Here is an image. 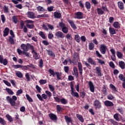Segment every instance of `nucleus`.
<instances>
[{
  "label": "nucleus",
  "instance_id": "f257e3e1",
  "mask_svg": "<svg viewBox=\"0 0 125 125\" xmlns=\"http://www.w3.org/2000/svg\"><path fill=\"white\" fill-rule=\"evenodd\" d=\"M49 72V74H50L51 75H50V77H51L52 76L53 77H55V75L57 76V79L58 80V81H60L61 80V76H62V72H54V70L49 69L48 71Z\"/></svg>",
  "mask_w": 125,
  "mask_h": 125
},
{
  "label": "nucleus",
  "instance_id": "f03ea898",
  "mask_svg": "<svg viewBox=\"0 0 125 125\" xmlns=\"http://www.w3.org/2000/svg\"><path fill=\"white\" fill-rule=\"evenodd\" d=\"M6 100L7 101L9 102L11 106H15L16 104L15 101L17 100V97H16V96H13L11 98L10 97L8 96L6 97Z\"/></svg>",
  "mask_w": 125,
  "mask_h": 125
},
{
  "label": "nucleus",
  "instance_id": "7ed1b4c3",
  "mask_svg": "<svg viewBox=\"0 0 125 125\" xmlns=\"http://www.w3.org/2000/svg\"><path fill=\"white\" fill-rule=\"evenodd\" d=\"M59 26L61 28L62 33H64V34H68L69 29L68 28V27L66 26L65 23L63 22H60Z\"/></svg>",
  "mask_w": 125,
  "mask_h": 125
},
{
  "label": "nucleus",
  "instance_id": "20e7f679",
  "mask_svg": "<svg viewBox=\"0 0 125 125\" xmlns=\"http://www.w3.org/2000/svg\"><path fill=\"white\" fill-rule=\"evenodd\" d=\"M70 88H71V94L74 97H76V98H79L80 96L79 93L77 92H74V84H73V82L70 83Z\"/></svg>",
  "mask_w": 125,
  "mask_h": 125
},
{
  "label": "nucleus",
  "instance_id": "39448f33",
  "mask_svg": "<svg viewBox=\"0 0 125 125\" xmlns=\"http://www.w3.org/2000/svg\"><path fill=\"white\" fill-rule=\"evenodd\" d=\"M93 106L96 110H97V109H99L101 108V107H102L101 103L98 100H95L94 101Z\"/></svg>",
  "mask_w": 125,
  "mask_h": 125
},
{
  "label": "nucleus",
  "instance_id": "423d86ee",
  "mask_svg": "<svg viewBox=\"0 0 125 125\" xmlns=\"http://www.w3.org/2000/svg\"><path fill=\"white\" fill-rule=\"evenodd\" d=\"M79 58H80V54L79 53H77V52H74L73 54V64L78 63Z\"/></svg>",
  "mask_w": 125,
  "mask_h": 125
},
{
  "label": "nucleus",
  "instance_id": "0eeeda50",
  "mask_svg": "<svg viewBox=\"0 0 125 125\" xmlns=\"http://www.w3.org/2000/svg\"><path fill=\"white\" fill-rule=\"evenodd\" d=\"M75 19H83V13L82 12H77L74 14Z\"/></svg>",
  "mask_w": 125,
  "mask_h": 125
},
{
  "label": "nucleus",
  "instance_id": "6e6552de",
  "mask_svg": "<svg viewBox=\"0 0 125 125\" xmlns=\"http://www.w3.org/2000/svg\"><path fill=\"white\" fill-rule=\"evenodd\" d=\"M55 36L56 37L57 39H64V38H65L64 33L61 31H58L56 32Z\"/></svg>",
  "mask_w": 125,
  "mask_h": 125
},
{
  "label": "nucleus",
  "instance_id": "1a4fd4ad",
  "mask_svg": "<svg viewBox=\"0 0 125 125\" xmlns=\"http://www.w3.org/2000/svg\"><path fill=\"white\" fill-rule=\"evenodd\" d=\"M106 48H107V46L104 44L101 45L100 47V51L102 54H105L106 53Z\"/></svg>",
  "mask_w": 125,
  "mask_h": 125
},
{
  "label": "nucleus",
  "instance_id": "9d476101",
  "mask_svg": "<svg viewBox=\"0 0 125 125\" xmlns=\"http://www.w3.org/2000/svg\"><path fill=\"white\" fill-rule=\"evenodd\" d=\"M0 63L3 64L4 66H6V64L8 63L7 59H3V56L0 55Z\"/></svg>",
  "mask_w": 125,
  "mask_h": 125
},
{
  "label": "nucleus",
  "instance_id": "9b49d317",
  "mask_svg": "<svg viewBox=\"0 0 125 125\" xmlns=\"http://www.w3.org/2000/svg\"><path fill=\"white\" fill-rule=\"evenodd\" d=\"M67 22L69 23V24L70 25V26L73 30H77L78 28L77 27V26L76 25V24H75V22H74V21L71 20H67Z\"/></svg>",
  "mask_w": 125,
  "mask_h": 125
},
{
  "label": "nucleus",
  "instance_id": "f8f14e48",
  "mask_svg": "<svg viewBox=\"0 0 125 125\" xmlns=\"http://www.w3.org/2000/svg\"><path fill=\"white\" fill-rule=\"evenodd\" d=\"M87 60L88 63H89V64H91V65H94V66H96L97 65V62H96V61H94V60H93L91 58H88Z\"/></svg>",
  "mask_w": 125,
  "mask_h": 125
},
{
  "label": "nucleus",
  "instance_id": "ddd939ff",
  "mask_svg": "<svg viewBox=\"0 0 125 125\" xmlns=\"http://www.w3.org/2000/svg\"><path fill=\"white\" fill-rule=\"evenodd\" d=\"M96 73L98 77H102V73L101 72V68L99 66L96 67Z\"/></svg>",
  "mask_w": 125,
  "mask_h": 125
},
{
  "label": "nucleus",
  "instance_id": "4468645a",
  "mask_svg": "<svg viewBox=\"0 0 125 125\" xmlns=\"http://www.w3.org/2000/svg\"><path fill=\"white\" fill-rule=\"evenodd\" d=\"M104 104L106 107H112V106H114V103L108 100L104 101Z\"/></svg>",
  "mask_w": 125,
  "mask_h": 125
},
{
  "label": "nucleus",
  "instance_id": "2eb2a0df",
  "mask_svg": "<svg viewBox=\"0 0 125 125\" xmlns=\"http://www.w3.org/2000/svg\"><path fill=\"white\" fill-rule=\"evenodd\" d=\"M66 39L69 43V44H72V40H73V37L71 36V34H67L65 36Z\"/></svg>",
  "mask_w": 125,
  "mask_h": 125
},
{
  "label": "nucleus",
  "instance_id": "dca6fc26",
  "mask_svg": "<svg viewBox=\"0 0 125 125\" xmlns=\"http://www.w3.org/2000/svg\"><path fill=\"white\" fill-rule=\"evenodd\" d=\"M89 89L91 92H94V85H93V83H92V82L89 81L88 83Z\"/></svg>",
  "mask_w": 125,
  "mask_h": 125
},
{
  "label": "nucleus",
  "instance_id": "f3484780",
  "mask_svg": "<svg viewBox=\"0 0 125 125\" xmlns=\"http://www.w3.org/2000/svg\"><path fill=\"white\" fill-rule=\"evenodd\" d=\"M46 51L48 55H49L50 57H51L52 58H55V54L54 52H53V51L49 50H46Z\"/></svg>",
  "mask_w": 125,
  "mask_h": 125
},
{
  "label": "nucleus",
  "instance_id": "a211bd4d",
  "mask_svg": "<svg viewBox=\"0 0 125 125\" xmlns=\"http://www.w3.org/2000/svg\"><path fill=\"white\" fill-rule=\"evenodd\" d=\"M27 16L29 18H31V19H34V18H36V16H35V13L31 11H28L27 12Z\"/></svg>",
  "mask_w": 125,
  "mask_h": 125
},
{
  "label": "nucleus",
  "instance_id": "6ab92c4d",
  "mask_svg": "<svg viewBox=\"0 0 125 125\" xmlns=\"http://www.w3.org/2000/svg\"><path fill=\"white\" fill-rule=\"evenodd\" d=\"M49 117L52 121H57V116L53 113H50L49 114Z\"/></svg>",
  "mask_w": 125,
  "mask_h": 125
},
{
  "label": "nucleus",
  "instance_id": "aec40b11",
  "mask_svg": "<svg viewBox=\"0 0 125 125\" xmlns=\"http://www.w3.org/2000/svg\"><path fill=\"white\" fill-rule=\"evenodd\" d=\"M14 37H9V39H7V42H9L11 44H15V41H14Z\"/></svg>",
  "mask_w": 125,
  "mask_h": 125
},
{
  "label": "nucleus",
  "instance_id": "412c9836",
  "mask_svg": "<svg viewBox=\"0 0 125 125\" xmlns=\"http://www.w3.org/2000/svg\"><path fill=\"white\" fill-rule=\"evenodd\" d=\"M78 67L79 69V71L80 72V75L83 76V64H82V62H79L78 63Z\"/></svg>",
  "mask_w": 125,
  "mask_h": 125
},
{
  "label": "nucleus",
  "instance_id": "4be33fe9",
  "mask_svg": "<svg viewBox=\"0 0 125 125\" xmlns=\"http://www.w3.org/2000/svg\"><path fill=\"white\" fill-rule=\"evenodd\" d=\"M3 36L4 38H5V37H7L9 34V28H8V27H6L3 30Z\"/></svg>",
  "mask_w": 125,
  "mask_h": 125
},
{
  "label": "nucleus",
  "instance_id": "5701e85b",
  "mask_svg": "<svg viewBox=\"0 0 125 125\" xmlns=\"http://www.w3.org/2000/svg\"><path fill=\"white\" fill-rule=\"evenodd\" d=\"M21 49L23 50V51H28L29 48L28 47V45H26V44L22 43L21 45Z\"/></svg>",
  "mask_w": 125,
  "mask_h": 125
},
{
  "label": "nucleus",
  "instance_id": "b1692460",
  "mask_svg": "<svg viewBox=\"0 0 125 125\" xmlns=\"http://www.w3.org/2000/svg\"><path fill=\"white\" fill-rule=\"evenodd\" d=\"M54 16L55 18H57L58 19H60L61 18L62 15H61V13L58 12H55L54 13Z\"/></svg>",
  "mask_w": 125,
  "mask_h": 125
},
{
  "label": "nucleus",
  "instance_id": "393cba45",
  "mask_svg": "<svg viewBox=\"0 0 125 125\" xmlns=\"http://www.w3.org/2000/svg\"><path fill=\"white\" fill-rule=\"evenodd\" d=\"M33 54V58H34L35 60H38V59H40V54H38L37 52L35 51L32 53Z\"/></svg>",
  "mask_w": 125,
  "mask_h": 125
},
{
  "label": "nucleus",
  "instance_id": "a878e982",
  "mask_svg": "<svg viewBox=\"0 0 125 125\" xmlns=\"http://www.w3.org/2000/svg\"><path fill=\"white\" fill-rule=\"evenodd\" d=\"M76 118H77L79 121H80V122H81V123H83V122H84V119H83V115L77 114Z\"/></svg>",
  "mask_w": 125,
  "mask_h": 125
},
{
  "label": "nucleus",
  "instance_id": "bb28decb",
  "mask_svg": "<svg viewBox=\"0 0 125 125\" xmlns=\"http://www.w3.org/2000/svg\"><path fill=\"white\" fill-rule=\"evenodd\" d=\"M113 26L115 29H119V28H121V23L118 21H115L113 22Z\"/></svg>",
  "mask_w": 125,
  "mask_h": 125
},
{
  "label": "nucleus",
  "instance_id": "cd10ccee",
  "mask_svg": "<svg viewBox=\"0 0 125 125\" xmlns=\"http://www.w3.org/2000/svg\"><path fill=\"white\" fill-rule=\"evenodd\" d=\"M118 6L121 10H124L125 7H124V3L122 1H118L117 3Z\"/></svg>",
  "mask_w": 125,
  "mask_h": 125
},
{
  "label": "nucleus",
  "instance_id": "c85d7f7f",
  "mask_svg": "<svg viewBox=\"0 0 125 125\" xmlns=\"http://www.w3.org/2000/svg\"><path fill=\"white\" fill-rule=\"evenodd\" d=\"M119 66L121 68V69H122V70H124V69L125 68V62L123 61H120L119 62Z\"/></svg>",
  "mask_w": 125,
  "mask_h": 125
},
{
  "label": "nucleus",
  "instance_id": "c756f323",
  "mask_svg": "<svg viewBox=\"0 0 125 125\" xmlns=\"http://www.w3.org/2000/svg\"><path fill=\"white\" fill-rule=\"evenodd\" d=\"M109 31L110 35H115L116 34V29L114 28L109 27Z\"/></svg>",
  "mask_w": 125,
  "mask_h": 125
},
{
  "label": "nucleus",
  "instance_id": "7c9ffc66",
  "mask_svg": "<svg viewBox=\"0 0 125 125\" xmlns=\"http://www.w3.org/2000/svg\"><path fill=\"white\" fill-rule=\"evenodd\" d=\"M73 72L76 78H79V72H78V68L74 67L73 68Z\"/></svg>",
  "mask_w": 125,
  "mask_h": 125
},
{
  "label": "nucleus",
  "instance_id": "2f4dec72",
  "mask_svg": "<svg viewBox=\"0 0 125 125\" xmlns=\"http://www.w3.org/2000/svg\"><path fill=\"white\" fill-rule=\"evenodd\" d=\"M5 90L9 95H13V94H14V92L11 89L6 88Z\"/></svg>",
  "mask_w": 125,
  "mask_h": 125
},
{
  "label": "nucleus",
  "instance_id": "473e14b6",
  "mask_svg": "<svg viewBox=\"0 0 125 125\" xmlns=\"http://www.w3.org/2000/svg\"><path fill=\"white\" fill-rule=\"evenodd\" d=\"M97 11L99 15H103V14H104V11L101 8H98Z\"/></svg>",
  "mask_w": 125,
  "mask_h": 125
},
{
  "label": "nucleus",
  "instance_id": "72a5a7b5",
  "mask_svg": "<svg viewBox=\"0 0 125 125\" xmlns=\"http://www.w3.org/2000/svg\"><path fill=\"white\" fill-rule=\"evenodd\" d=\"M37 9L38 11H39L40 12H44L45 11V9L43 8V7L39 6L37 7Z\"/></svg>",
  "mask_w": 125,
  "mask_h": 125
},
{
  "label": "nucleus",
  "instance_id": "f704fd0d",
  "mask_svg": "<svg viewBox=\"0 0 125 125\" xmlns=\"http://www.w3.org/2000/svg\"><path fill=\"white\" fill-rule=\"evenodd\" d=\"M75 40L77 42L80 43L81 42V37H80V35L79 34L75 35Z\"/></svg>",
  "mask_w": 125,
  "mask_h": 125
},
{
  "label": "nucleus",
  "instance_id": "c9c22d12",
  "mask_svg": "<svg viewBox=\"0 0 125 125\" xmlns=\"http://www.w3.org/2000/svg\"><path fill=\"white\" fill-rule=\"evenodd\" d=\"M27 45L32 50V53H34L35 52V47L34 45H31L30 43H27Z\"/></svg>",
  "mask_w": 125,
  "mask_h": 125
},
{
  "label": "nucleus",
  "instance_id": "e433bc0d",
  "mask_svg": "<svg viewBox=\"0 0 125 125\" xmlns=\"http://www.w3.org/2000/svg\"><path fill=\"white\" fill-rule=\"evenodd\" d=\"M85 6L87 9H90L91 8V4L88 1H86L85 3Z\"/></svg>",
  "mask_w": 125,
  "mask_h": 125
},
{
  "label": "nucleus",
  "instance_id": "4c0bfd02",
  "mask_svg": "<svg viewBox=\"0 0 125 125\" xmlns=\"http://www.w3.org/2000/svg\"><path fill=\"white\" fill-rule=\"evenodd\" d=\"M102 91L104 95H107V88H106V86L105 85H103Z\"/></svg>",
  "mask_w": 125,
  "mask_h": 125
},
{
  "label": "nucleus",
  "instance_id": "58836bf2",
  "mask_svg": "<svg viewBox=\"0 0 125 125\" xmlns=\"http://www.w3.org/2000/svg\"><path fill=\"white\" fill-rule=\"evenodd\" d=\"M64 119L67 124H69V123H72V122L71 118H70L67 116H64Z\"/></svg>",
  "mask_w": 125,
  "mask_h": 125
},
{
  "label": "nucleus",
  "instance_id": "ea45409f",
  "mask_svg": "<svg viewBox=\"0 0 125 125\" xmlns=\"http://www.w3.org/2000/svg\"><path fill=\"white\" fill-rule=\"evenodd\" d=\"M5 117L7 119L8 122H10V123H12V122H13V119H12V117L10 115H9V114H7Z\"/></svg>",
  "mask_w": 125,
  "mask_h": 125
},
{
  "label": "nucleus",
  "instance_id": "a19ab883",
  "mask_svg": "<svg viewBox=\"0 0 125 125\" xmlns=\"http://www.w3.org/2000/svg\"><path fill=\"white\" fill-rule=\"evenodd\" d=\"M89 50H93V49L94 48V44L92 42L89 43Z\"/></svg>",
  "mask_w": 125,
  "mask_h": 125
},
{
  "label": "nucleus",
  "instance_id": "79ce46f5",
  "mask_svg": "<svg viewBox=\"0 0 125 125\" xmlns=\"http://www.w3.org/2000/svg\"><path fill=\"white\" fill-rule=\"evenodd\" d=\"M56 109L57 110V112L58 113H60L62 110H63V108L61 107L60 105L57 104L56 106Z\"/></svg>",
  "mask_w": 125,
  "mask_h": 125
},
{
  "label": "nucleus",
  "instance_id": "37998d69",
  "mask_svg": "<svg viewBox=\"0 0 125 125\" xmlns=\"http://www.w3.org/2000/svg\"><path fill=\"white\" fill-rule=\"evenodd\" d=\"M110 88H111L112 90H113V91H114V92L118 91V90H117V88H116V86H115V85H114L113 84H110Z\"/></svg>",
  "mask_w": 125,
  "mask_h": 125
},
{
  "label": "nucleus",
  "instance_id": "c03bdc74",
  "mask_svg": "<svg viewBox=\"0 0 125 125\" xmlns=\"http://www.w3.org/2000/svg\"><path fill=\"white\" fill-rule=\"evenodd\" d=\"M116 55L119 59H122V58H123V54L121 52L117 51Z\"/></svg>",
  "mask_w": 125,
  "mask_h": 125
},
{
  "label": "nucleus",
  "instance_id": "a18cd8bd",
  "mask_svg": "<svg viewBox=\"0 0 125 125\" xmlns=\"http://www.w3.org/2000/svg\"><path fill=\"white\" fill-rule=\"evenodd\" d=\"M119 80H120V81H122V82H125V76H124V75L122 74H121L119 75Z\"/></svg>",
  "mask_w": 125,
  "mask_h": 125
},
{
  "label": "nucleus",
  "instance_id": "49530a36",
  "mask_svg": "<svg viewBox=\"0 0 125 125\" xmlns=\"http://www.w3.org/2000/svg\"><path fill=\"white\" fill-rule=\"evenodd\" d=\"M39 36H41V38H42V39H43V40H45V39H46L45 35H44V33H43V32L40 31L39 33Z\"/></svg>",
  "mask_w": 125,
  "mask_h": 125
},
{
  "label": "nucleus",
  "instance_id": "de8ad7c7",
  "mask_svg": "<svg viewBox=\"0 0 125 125\" xmlns=\"http://www.w3.org/2000/svg\"><path fill=\"white\" fill-rule=\"evenodd\" d=\"M12 19L13 20V22H14L15 24H17V22H18V20L17 19V17L16 16H13Z\"/></svg>",
  "mask_w": 125,
  "mask_h": 125
},
{
  "label": "nucleus",
  "instance_id": "09e8293b",
  "mask_svg": "<svg viewBox=\"0 0 125 125\" xmlns=\"http://www.w3.org/2000/svg\"><path fill=\"white\" fill-rule=\"evenodd\" d=\"M113 118L117 122H120V118H119V113H116L114 115Z\"/></svg>",
  "mask_w": 125,
  "mask_h": 125
},
{
  "label": "nucleus",
  "instance_id": "8fccbe9b",
  "mask_svg": "<svg viewBox=\"0 0 125 125\" xmlns=\"http://www.w3.org/2000/svg\"><path fill=\"white\" fill-rule=\"evenodd\" d=\"M47 23H45V24H43L42 25V28L43 30H44V31H48V28L47 27Z\"/></svg>",
  "mask_w": 125,
  "mask_h": 125
},
{
  "label": "nucleus",
  "instance_id": "3c124183",
  "mask_svg": "<svg viewBox=\"0 0 125 125\" xmlns=\"http://www.w3.org/2000/svg\"><path fill=\"white\" fill-rule=\"evenodd\" d=\"M107 97L108 100H113V99H115V97H114V96L112 95V94H109V95H108Z\"/></svg>",
  "mask_w": 125,
  "mask_h": 125
},
{
  "label": "nucleus",
  "instance_id": "603ef678",
  "mask_svg": "<svg viewBox=\"0 0 125 125\" xmlns=\"http://www.w3.org/2000/svg\"><path fill=\"white\" fill-rule=\"evenodd\" d=\"M60 102H61L62 104H64L65 105L68 103V101L65 99L62 98L61 99Z\"/></svg>",
  "mask_w": 125,
  "mask_h": 125
},
{
  "label": "nucleus",
  "instance_id": "864d4df0",
  "mask_svg": "<svg viewBox=\"0 0 125 125\" xmlns=\"http://www.w3.org/2000/svg\"><path fill=\"white\" fill-rule=\"evenodd\" d=\"M26 27L28 29H33V28H35V25H34V24H30L29 23H26Z\"/></svg>",
  "mask_w": 125,
  "mask_h": 125
},
{
  "label": "nucleus",
  "instance_id": "5fc2aeb1",
  "mask_svg": "<svg viewBox=\"0 0 125 125\" xmlns=\"http://www.w3.org/2000/svg\"><path fill=\"white\" fill-rule=\"evenodd\" d=\"M43 17H48V15L45 14L39 15L37 16V18H43Z\"/></svg>",
  "mask_w": 125,
  "mask_h": 125
},
{
  "label": "nucleus",
  "instance_id": "6e6d98bb",
  "mask_svg": "<svg viewBox=\"0 0 125 125\" xmlns=\"http://www.w3.org/2000/svg\"><path fill=\"white\" fill-rule=\"evenodd\" d=\"M25 96L26 97L27 100H28L29 102H33V99H32V98H31V97L29 95L26 94Z\"/></svg>",
  "mask_w": 125,
  "mask_h": 125
},
{
  "label": "nucleus",
  "instance_id": "4d7b16f0",
  "mask_svg": "<svg viewBox=\"0 0 125 125\" xmlns=\"http://www.w3.org/2000/svg\"><path fill=\"white\" fill-rule=\"evenodd\" d=\"M16 75L18 78H23V74H22V73H21V72L20 71H18V72H17L16 73Z\"/></svg>",
  "mask_w": 125,
  "mask_h": 125
},
{
  "label": "nucleus",
  "instance_id": "13d9d810",
  "mask_svg": "<svg viewBox=\"0 0 125 125\" xmlns=\"http://www.w3.org/2000/svg\"><path fill=\"white\" fill-rule=\"evenodd\" d=\"M39 66L40 68H42L43 67V61H42V59H40L39 61Z\"/></svg>",
  "mask_w": 125,
  "mask_h": 125
},
{
  "label": "nucleus",
  "instance_id": "bf43d9fd",
  "mask_svg": "<svg viewBox=\"0 0 125 125\" xmlns=\"http://www.w3.org/2000/svg\"><path fill=\"white\" fill-rule=\"evenodd\" d=\"M13 67L14 69H19V68H21V69L22 65H21V64L14 65H13Z\"/></svg>",
  "mask_w": 125,
  "mask_h": 125
},
{
  "label": "nucleus",
  "instance_id": "052dcab7",
  "mask_svg": "<svg viewBox=\"0 0 125 125\" xmlns=\"http://www.w3.org/2000/svg\"><path fill=\"white\" fill-rule=\"evenodd\" d=\"M53 37H54L53 34H52V33L51 32H49L48 35V38L49 39V40H52Z\"/></svg>",
  "mask_w": 125,
  "mask_h": 125
},
{
  "label": "nucleus",
  "instance_id": "680f3d73",
  "mask_svg": "<svg viewBox=\"0 0 125 125\" xmlns=\"http://www.w3.org/2000/svg\"><path fill=\"white\" fill-rule=\"evenodd\" d=\"M97 60L98 61V63H99V64H100L101 65H103V64H105V62L102 60L97 59Z\"/></svg>",
  "mask_w": 125,
  "mask_h": 125
},
{
  "label": "nucleus",
  "instance_id": "e2e57ef3",
  "mask_svg": "<svg viewBox=\"0 0 125 125\" xmlns=\"http://www.w3.org/2000/svg\"><path fill=\"white\" fill-rule=\"evenodd\" d=\"M45 93H46V94H47V95L48 96V97H49V98H50V97H51L52 96V93H51V92L48 90H46Z\"/></svg>",
  "mask_w": 125,
  "mask_h": 125
},
{
  "label": "nucleus",
  "instance_id": "0e129e2a",
  "mask_svg": "<svg viewBox=\"0 0 125 125\" xmlns=\"http://www.w3.org/2000/svg\"><path fill=\"white\" fill-rule=\"evenodd\" d=\"M0 124L2 125H5L6 124V122L4 121V119L0 117Z\"/></svg>",
  "mask_w": 125,
  "mask_h": 125
},
{
  "label": "nucleus",
  "instance_id": "69168bd1",
  "mask_svg": "<svg viewBox=\"0 0 125 125\" xmlns=\"http://www.w3.org/2000/svg\"><path fill=\"white\" fill-rule=\"evenodd\" d=\"M21 93H23V90H22V89H20L17 91L16 96H19V95H20V94H21Z\"/></svg>",
  "mask_w": 125,
  "mask_h": 125
},
{
  "label": "nucleus",
  "instance_id": "338daca9",
  "mask_svg": "<svg viewBox=\"0 0 125 125\" xmlns=\"http://www.w3.org/2000/svg\"><path fill=\"white\" fill-rule=\"evenodd\" d=\"M48 87L52 92H53L54 91V87H53V86L52 84H48Z\"/></svg>",
  "mask_w": 125,
  "mask_h": 125
},
{
  "label": "nucleus",
  "instance_id": "774afa93",
  "mask_svg": "<svg viewBox=\"0 0 125 125\" xmlns=\"http://www.w3.org/2000/svg\"><path fill=\"white\" fill-rule=\"evenodd\" d=\"M47 83V82H46V80H40L39 81V83L41 85L45 84V83Z\"/></svg>",
  "mask_w": 125,
  "mask_h": 125
}]
</instances>
